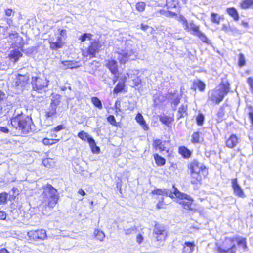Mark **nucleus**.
Instances as JSON below:
<instances>
[{
    "label": "nucleus",
    "mask_w": 253,
    "mask_h": 253,
    "mask_svg": "<svg viewBox=\"0 0 253 253\" xmlns=\"http://www.w3.org/2000/svg\"><path fill=\"white\" fill-rule=\"evenodd\" d=\"M187 167L190 176V183L193 185L201 184L208 173L206 166L197 159H194L187 164Z\"/></svg>",
    "instance_id": "f257e3e1"
},
{
    "label": "nucleus",
    "mask_w": 253,
    "mask_h": 253,
    "mask_svg": "<svg viewBox=\"0 0 253 253\" xmlns=\"http://www.w3.org/2000/svg\"><path fill=\"white\" fill-rule=\"evenodd\" d=\"M230 91V84L227 81L222 80L219 84V88H215L209 91L207 101L218 104L223 101L225 96Z\"/></svg>",
    "instance_id": "f03ea898"
},
{
    "label": "nucleus",
    "mask_w": 253,
    "mask_h": 253,
    "mask_svg": "<svg viewBox=\"0 0 253 253\" xmlns=\"http://www.w3.org/2000/svg\"><path fill=\"white\" fill-rule=\"evenodd\" d=\"M10 123L12 127L20 130L23 134H27L31 131L32 119L22 112L11 117Z\"/></svg>",
    "instance_id": "7ed1b4c3"
},
{
    "label": "nucleus",
    "mask_w": 253,
    "mask_h": 253,
    "mask_svg": "<svg viewBox=\"0 0 253 253\" xmlns=\"http://www.w3.org/2000/svg\"><path fill=\"white\" fill-rule=\"evenodd\" d=\"M43 192L41 195L43 204L47 206H53L58 203L59 198L57 190L51 184L42 186Z\"/></svg>",
    "instance_id": "20e7f679"
},
{
    "label": "nucleus",
    "mask_w": 253,
    "mask_h": 253,
    "mask_svg": "<svg viewBox=\"0 0 253 253\" xmlns=\"http://www.w3.org/2000/svg\"><path fill=\"white\" fill-rule=\"evenodd\" d=\"M58 33L49 34L47 39L50 49L52 50H57L64 47L67 38V32L64 29H59Z\"/></svg>",
    "instance_id": "39448f33"
},
{
    "label": "nucleus",
    "mask_w": 253,
    "mask_h": 253,
    "mask_svg": "<svg viewBox=\"0 0 253 253\" xmlns=\"http://www.w3.org/2000/svg\"><path fill=\"white\" fill-rule=\"evenodd\" d=\"M167 235V232L165 227L161 224H156L153 230V246L157 248L162 247Z\"/></svg>",
    "instance_id": "423d86ee"
},
{
    "label": "nucleus",
    "mask_w": 253,
    "mask_h": 253,
    "mask_svg": "<svg viewBox=\"0 0 253 253\" xmlns=\"http://www.w3.org/2000/svg\"><path fill=\"white\" fill-rule=\"evenodd\" d=\"M178 20L184 26V29L186 31L192 32L193 35L197 36L199 38L204 39V41L207 42L208 40L207 37L200 31V27L196 25L194 21H192L188 23L186 18L182 15H179Z\"/></svg>",
    "instance_id": "0eeeda50"
},
{
    "label": "nucleus",
    "mask_w": 253,
    "mask_h": 253,
    "mask_svg": "<svg viewBox=\"0 0 253 253\" xmlns=\"http://www.w3.org/2000/svg\"><path fill=\"white\" fill-rule=\"evenodd\" d=\"M102 46V43L99 40H94L89 43L85 50L82 51V55L84 57L95 58L96 54L101 50Z\"/></svg>",
    "instance_id": "6e6552de"
},
{
    "label": "nucleus",
    "mask_w": 253,
    "mask_h": 253,
    "mask_svg": "<svg viewBox=\"0 0 253 253\" xmlns=\"http://www.w3.org/2000/svg\"><path fill=\"white\" fill-rule=\"evenodd\" d=\"M237 247L235 245V238H226L223 243L222 247L217 246V253H235Z\"/></svg>",
    "instance_id": "1a4fd4ad"
},
{
    "label": "nucleus",
    "mask_w": 253,
    "mask_h": 253,
    "mask_svg": "<svg viewBox=\"0 0 253 253\" xmlns=\"http://www.w3.org/2000/svg\"><path fill=\"white\" fill-rule=\"evenodd\" d=\"M169 142V141L156 139L153 141L152 146L156 151H159L160 152H165L167 154V157L169 158L173 157L174 152L172 149L166 147V145Z\"/></svg>",
    "instance_id": "9d476101"
},
{
    "label": "nucleus",
    "mask_w": 253,
    "mask_h": 253,
    "mask_svg": "<svg viewBox=\"0 0 253 253\" xmlns=\"http://www.w3.org/2000/svg\"><path fill=\"white\" fill-rule=\"evenodd\" d=\"M48 81L44 76L32 77L31 82L33 89L38 92L47 87L48 85Z\"/></svg>",
    "instance_id": "9b49d317"
},
{
    "label": "nucleus",
    "mask_w": 253,
    "mask_h": 253,
    "mask_svg": "<svg viewBox=\"0 0 253 253\" xmlns=\"http://www.w3.org/2000/svg\"><path fill=\"white\" fill-rule=\"evenodd\" d=\"M60 95L56 94L53 96L51 100L49 107L45 112V116L46 118H53L56 116L57 114V108L60 104Z\"/></svg>",
    "instance_id": "f8f14e48"
},
{
    "label": "nucleus",
    "mask_w": 253,
    "mask_h": 253,
    "mask_svg": "<svg viewBox=\"0 0 253 253\" xmlns=\"http://www.w3.org/2000/svg\"><path fill=\"white\" fill-rule=\"evenodd\" d=\"M105 66L109 70L111 74L114 76L113 82L115 84L118 81L120 74L117 61L113 58L106 60Z\"/></svg>",
    "instance_id": "ddd939ff"
},
{
    "label": "nucleus",
    "mask_w": 253,
    "mask_h": 253,
    "mask_svg": "<svg viewBox=\"0 0 253 253\" xmlns=\"http://www.w3.org/2000/svg\"><path fill=\"white\" fill-rule=\"evenodd\" d=\"M152 198L156 203V206H163L167 204L165 201V196L167 198V194L165 189H155L151 192Z\"/></svg>",
    "instance_id": "4468645a"
},
{
    "label": "nucleus",
    "mask_w": 253,
    "mask_h": 253,
    "mask_svg": "<svg viewBox=\"0 0 253 253\" xmlns=\"http://www.w3.org/2000/svg\"><path fill=\"white\" fill-rule=\"evenodd\" d=\"M119 82L115 86L113 92L115 94H118L121 93H126L127 92L128 88L126 84L127 80V77L126 75H123L120 79L118 80Z\"/></svg>",
    "instance_id": "2eb2a0df"
},
{
    "label": "nucleus",
    "mask_w": 253,
    "mask_h": 253,
    "mask_svg": "<svg viewBox=\"0 0 253 253\" xmlns=\"http://www.w3.org/2000/svg\"><path fill=\"white\" fill-rule=\"evenodd\" d=\"M30 78L28 74H18L15 78V85L17 88H23L29 84Z\"/></svg>",
    "instance_id": "dca6fc26"
},
{
    "label": "nucleus",
    "mask_w": 253,
    "mask_h": 253,
    "mask_svg": "<svg viewBox=\"0 0 253 253\" xmlns=\"http://www.w3.org/2000/svg\"><path fill=\"white\" fill-rule=\"evenodd\" d=\"M231 187L233 190L234 194L237 197L244 198L245 195L243 189L239 185L237 178H233L231 180Z\"/></svg>",
    "instance_id": "f3484780"
},
{
    "label": "nucleus",
    "mask_w": 253,
    "mask_h": 253,
    "mask_svg": "<svg viewBox=\"0 0 253 253\" xmlns=\"http://www.w3.org/2000/svg\"><path fill=\"white\" fill-rule=\"evenodd\" d=\"M28 236L34 240H44L46 237L44 230H31L27 233Z\"/></svg>",
    "instance_id": "a211bd4d"
},
{
    "label": "nucleus",
    "mask_w": 253,
    "mask_h": 253,
    "mask_svg": "<svg viewBox=\"0 0 253 253\" xmlns=\"http://www.w3.org/2000/svg\"><path fill=\"white\" fill-rule=\"evenodd\" d=\"M239 138L235 134H231L230 136L225 140V146L226 147L229 149L234 148L239 143Z\"/></svg>",
    "instance_id": "6ab92c4d"
},
{
    "label": "nucleus",
    "mask_w": 253,
    "mask_h": 253,
    "mask_svg": "<svg viewBox=\"0 0 253 253\" xmlns=\"http://www.w3.org/2000/svg\"><path fill=\"white\" fill-rule=\"evenodd\" d=\"M5 93L0 90V117L2 116L5 113L8 112L9 109L7 107V103L5 101Z\"/></svg>",
    "instance_id": "aec40b11"
},
{
    "label": "nucleus",
    "mask_w": 253,
    "mask_h": 253,
    "mask_svg": "<svg viewBox=\"0 0 253 253\" xmlns=\"http://www.w3.org/2000/svg\"><path fill=\"white\" fill-rule=\"evenodd\" d=\"M178 154L184 159H189L192 154V151L184 145L180 146L178 148Z\"/></svg>",
    "instance_id": "412c9836"
},
{
    "label": "nucleus",
    "mask_w": 253,
    "mask_h": 253,
    "mask_svg": "<svg viewBox=\"0 0 253 253\" xmlns=\"http://www.w3.org/2000/svg\"><path fill=\"white\" fill-rule=\"evenodd\" d=\"M22 56V53L18 49H14L10 51L8 57L11 61L16 63Z\"/></svg>",
    "instance_id": "4be33fe9"
},
{
    "label": "nucleus",
    "mask_w": 253,
    "mask_h": 253,
    "mask_svg": "<svg viewBox=\"0 0 253 253\" xmlns=\"http://www.w3.org/2000/svg\"><path fill=\"white\" fill-rule=\"evenodd\" d=\"M166 1L165 6L168 9L178 8V13L179 14L180 12V6H179L178 0H165Z\"/></svg>",
    "instance_id": "5701e85b"
},
{
    "label": "nucleus",
    "mask_w": 253,
    "mask_h": 253,
    "mask_svg": "<svg viewBox=\"0 0 253 253\" xmlns=\"http://www.w3.org/2000/svg\"><path fill=\"white\" fill-rule=\"evenodd\" d=\"M135 120L137 123H138L142 127L145 131L149 130V126L147 124L145 120H144L142 115L138 113L136 114L135 117Z\"/></svg>",
    "instance_id": "b1692460"
},
{
    "label": "nucleus",
    "mask_w": 253,
    "mask_h": 253,
    "mask_svg": "<svg viewBox=\"0 0 253 253\" xmlns=\"http://www.w3.org/2000/svg\"><path fill=\"white\" fill-rule=\"evenodd\" d=\"M196 245L194 242L186 241L183 245L182 253H192Z\"/></svg>",
    "instance_id": "393cba45"
},
{
    "label": "nucleus",
    "mask_w": 253,
    "mask_h": 253,
    "mask_svg": "<svg viewBox=\"0 0 253 253\" xmlns=\"http://www.w3.org/2000/svg\"><path fill=\"white\" fill-rule=\"evenodd\" d=\"M173 192H170L169 195V196L171 199L175 198L177 200H181L182 198L184 193L180 191L175 186V185H172Z\"/></svg>",
    "instance_id": "a878e982"
},
{
    "label": "nucleus",
    "mask_w": 253,
    "mask_h": 253,
    "mask_svg": "<svg viewBox=\"0 0 253 253\" xmlns=\"http://www.w3.org/2000/svg\"><path fill=\"white\" fill-rule=\"evenodd\" d=\"M239 7L243 10L253 8V0H242L239 3Z\"/></svg>",
    "instance_id": "bb28decb"
},
{
    "label": "nucleus",
    "mask_w": 253,
    "mask_h": 253,
    "mask_svg": "<svg viewBox=\"0 0 253 253\" xmlns=\"http://www.w3.org/2000/svg\"><path fill=\"white\" fill-rule=\"evenodd\" d=\"M206 85L205 83L201 80L195 81L193 83L192 89L196 90L198 89L201 92H204L205 90Z\"/></svg>",
    "instance_id": "cd10ccee"
},
{
    "label": "nucleus",
    "mask_w": 253,
    "mask_h": 253,
    "mask_svg": "<svg viewBox=\"0 0 253 253\" xmlns=\"http://www.w3.org/2000/svg\"><path fill=\"white\" fill-rule=\"evenodd\" d=\"M224 20V17L216 13L212 12L211 14V22L216 25H219L222 21Z\"/></svg>",
    "instance_id": "c85d7f7f"
},
{
    "label": "nucleus",
    "mask_w": 253,
    "mask_h": 253,
    "mask_svg": "<svg viewBox=\"0 0 253 253\" xmlns=\"http://www.w3.org/2000/svg\"><path fill=\"white\" fill-rule=\"evenodd\" d=\"M155 164L157 166L161 167L165 165L166 160L165 158L158 153H155L153 155Z\"/></svg>",
    "instance_id": "c756f323"
},
{
    "label": "nucleus",
    "mask_w": 253,
    "mask_h": 253,
    "mask_svg": "<svg viewBox=\"0 0 253 253\" xmlns=\"http://www.w3.org/2000/svg\"><path fill=\"white\" fill-rule=\"evenodd\" d=\"M160 121L163 124L168 126L174 121L173 116H169L166 115H163L159 116Z\"/></svg>",
    "instance_id": "7c9ffc66"
},
{
    "label": "nucleus",
    "mask_w": 253,
    "mask_h": 253,
    "mask_svg": "<svg viewBox=\"0 0 253 253\" xmlns=\"http://www.w3.org/2000/svg\"><path fill=\"white\" fill-rule=\"evenodd\" d=\"M88 143L93 153L98 154L100 152V148L96 144V142L93 138H89Z\"/></svg>",
    "instance_id": "2f4dec72"
},
{
    "label": "nucleus",
    "mask_w": 253,
    "mask_h": 253,
    "mask_svg": "<svg viewBox=\"0 0 253 253\" xmlns=\"http://www.w3.org/2000/svg\"><path fill=\"white\" fill-rule=\"evenodd\" d=\"M227 14L231 17L234 21H237L239 19V15L237 9L234 7H229L226 9Z\"/></svg>",
    "instance_id": "473e14b6"
},
{
    "label": "nucleus",
    "mask_w": 253,
    "mask_h": 253,
    "mask_svg": "<svg viewBox=\"0 0 253 253\" xmlns=\"http://www.w3.org/2000/svg\"><path fill=\"white\" fill-rule=\"evenodd\" d=\"M201 134V133L200 131L194 132L191 135V142L192 144H198L201 143L203 140Z\"/></svg>",
    "instance_id": "72a5a7b5"
},
{
    "label": "nucleus",
    "mask_w": 253,
    "mask_h": 253,
    "mask_svg": "<svg viewBox=\"0 0 253 253\" xmlns=\"http://www.w3.org/2000/svg\"><path fill=\"white\" fill-rule=\"evenodd\" d=\"M130 55L126 52L123 51L119 53L118 60L120 64H125L129 59Z\"/></svg>",
    "instance_id": "f704fd0d"
},
{
    "label": "nucleus",
    "mask_w": 253,
    "mask_h": 253,
    "mask_svg": "<svg viewBox=\"0 0 253 253\" xmlns=\"http://www.w3.org/2000/svg\"><path fill=\"white\" fill-rule=\"evenodd\" d=\"M180 203L183 206H191L193 202V199L189 195L184 193L182 198L180 200Z\"/></svg>",
    "instance_id": "c9c22d12"
},
{
    "label": "nucleus",
    "mask_w": 253,
    "mask_h": 253,
    "mask_svg": "<svg viewBox=\"0 0 253 253\" xmlns=\"http://www.w3.org/2000/svg\"><path fill=\"white\" fill-rule=\"evenodd\" d=\"M188 106L187 105L182 104L178 110V117L177 119H179L184 118L187 115Z\"/></svg>",
    "instance_id": "e433bc0d"
},
{
    "label": "nucleus",
    "mask_w": 253,
    "mask_h": 253,
    "mask_svg": "<svg viewBox=\"0 0 253 253\" xmlns=\"http://www.w3.org/2000/svg\"><path fill=\"white\" fill-rule=\"evenodd\" d=\"M59 140V139H50L47 137H45L42 139V142L44 145L50 146L57 143Z\"/></svg>",
    "instance_id": "4c0bfd02"
},
{
    "label": "nucleus",
    "mask_w": 253,
    "mask_h": 253,
    "mask_svg": "<svg viewBox=\"0 0 253 253\" xmlns=\"http://www.w3.org/2000/svg\"><path fill=\"white\" fill-rule=\"evenodd\" d=\"M91 103L93 104L94 106L99 110L102 109L103 106L101 101L97 97H92L91 98Z\"/></svg>",
    "instance_id": "58836bf2"
},
{
    "label": "nucleus",
    "mask_w": 253,
    "mask_h": 253,
    "mask_svg": "<svg viewBox=\"0 0 253 253\" xmlns=\"http://www.w3.org/2000/svg\"><path fill=\"white\" fill-rule=\"evenodd\" d=\"M236 242L239 246H241L244 250L247 248L246 239L242 237H237L235 238Z\"/></svg>",
    "instance_id": "ea45409f"
},
{
    "label": "nucleus",
    "mask_w": 253,
    "mask_h": 253,
    "mask_svg": "<svg viewBox=\"0 0 253 253\" xmlns=\"http://www.w3.org/2000/svg\"><path fill=\"white\" fill-rule=\"evenodd\" d=\"M93 234L96 238L100 241H103L105 236L104 232L99 229H95Z\"/></svg>",
    "instance_id": "a19ab883"
},
{
    "label": "nucleus",
    "mask_w": 253,
    "mask_h": 253,
    "mask_svg": "<svg viewBox=\"0 0 253 253\" xmlns=\"http://www.w3.org/2000/svg\"><path fill=\"white\" fill-rule=\"evenodd\" d=\"M107 121L112 126H119V123L117 122L114 115H109L106 118Z\"/></svg>",
    "instance_id": "79ce46f5"
},
{
    "label": "nucleus",
    "mask_w": 253,
    "mask_h": 253,
    "mask_svg": "<svg viewBox=\"0 0 253 253\" xmlns=\"http://www.w3.org/2000/svg\"><path fill=\"white\" fill-rule=\"evenodd\" d=\"M224 115L225 108L223 106H221L216 113V116L217 117V122H220L222 121Z\"/></svg>",
    "instance_id": "37998d69"
},
{
    "label": "nucleus",
    "mask_w": 253,
    "mask_h": 253,
    "mask_svg": "<svg viewBox=\"0 0 253 253\" xmlns=\"http://www.w3.org/2000/svg\"><path fill=\"white\" fill-rule=\"evenodd\" d=\"M196 122L197 125L199 126H201L204 124L205 121L204 115L201 113H199L196 117Z\"/></svg>",
    "instance_id": "c03bdc74"
},
{
    "label": "nucleus",
    "mask_w": 253,
    "mask_h": 253,
    "mask_svg": "<svg viewBox=\"0 0 253 253\" xmlns=\"http://www.w3.org/2000/svg\"><path fill=\"white\" fill-rule=\"evenodd\" d=\"M246 64V61L244 55L242 53H239L238 55V66L241 68L245 66Z\"/></svg>",
    "instance_id": "a18cd8bd"
},
{
    "label": "nucleus",
    "mask_w": 253,
    "mask_h": 253,
    "mask_svg": "<svg viewBox=\"0 0 253 253\" xmlns=\"http://www.w3.org/2000/svg\"><path fill=\"white\" fill-rule=\"evenodd\" d=\"M146 5V3L144 2H138L135 4V8L139 12H143L145 10Z\"/></svg>",
    "instance_id": "49530a36"
},
{
    "label": "nucleus",
    "mask_w": 253,
    "mask_h": 253,
    "mask_svg": "<svg viewBox=\"0 0 253 253\" xmlns=\"http://www.w3.org/2000/svg\"><path fill=\"white\" fill-rule=\"evenodd\" d=\"M42 164L47 168H51L54 165V163L52 159L46 158L42 160Z\"/></svg>",
    "instance_id": "de8ad7c7"
},
{
    "label": "nucleus",
    "mask_w": 253,
    "mask_h": 253,
    "mask_svg": "<svg viewBox=\"0 0 253 253\" xmlns=\"http://www.w3.org/2000/svg\"><path fill=\"white\" fill-rule=\"evenodd\" d=\"M93 37V35L91 33H84L79 38L81 42H85L86 39L91 40Z\"/></svg>",
    "instance_id": "09e8293b"
},
{
    "label": "nucleus",
    "mask_w": 253,
    "mask_h": 253,
    "mask_svg": "<svg viewBox=\"0 0 253 253\" xmlns=\"http://www.w3.org/2000/svg\"><path fill=\"white\" fill-rule=\"evenodd\" d=\"M78 137H79L82 140H87V142L89 138H92L91 137H90L86 132H84L83 130L81 131L78 133Z\"/></svg>",
    "instance_id": "8fccbe9b"
},
{
    "label": "nucleus",
    "mask_w": 253,
    "mask_h": 253,
    "mask_svg": "<svg viewBox=\"0 0 253 253\" xmlns=\"http://www.w3.org/2000/svg\"><path fill=\"white\" fill-rule=\"evenodd\" d=\"M8 198V193L6 192L0 193V205H4L6 203Z\"/></svg>",
    "instance_id": "3c124183"
},
{
    "label": "nucleus",
    "mask_w": 253,
    "mask_h": 253,
    "mask_svg": "<svg viewBox=\"0 0 253 253\" xmlns=\"http://www.w3.org/2000/svg\"><path fill=\"white\" fill-rule=\"evenodd\" d=\"M158 12L160 14L164 15L167 16H169L171 17H175V16H177L178 15V14H177L175 12H171L170 11H166L163 10H159L158 11Z\"/></svg>",
    "instance_id": "603ef678"
},
{
    "label": "nucleus",
    "mask_w": 253,
    "mask_h": 253,
    "mask_svg": "<svg viewBox=\"0 0 253 253\" xmlns=\"http://www.w3.org/2000/svg\"><path fill=\"white\" fill-rule=\"evenodd\" d=\"M114 107L115 109V113L117 115L119 112L122 111L121 109V102L119 100H116L115 102Z\"/></svg>",
    "instance_id": "864d4df0"
},
{
    "label": "nucleus",
    "mask_w": 253,
    "mask_h": 253,
    "mask_svg": "<svg viewBox=\"0 0 253 253\" xmlns=\"http://www.w3.org/2000/svg\"><path fill=\"white\" fill-rule=\"evenodd\" d=\"M247 83L249 86L251 92L253 93V77H249L247 79Z\"/></svg>",
    "instance_id": "5fc2aeb1"
},
{
    "label": "nucleus",
    "mask_w": 253,
    "mask_h": 253,
    "mask_svg": "<svg viewBox=\"0 0 253 253\" xmlns=\"http://www.w3.org/2000/svg\"><path fill=\"white\" fill-rule=\"evenodd\" d=\"M8 36L10 38L11 40H13L15 39H20L21 40H23L22 37H20L18 33H17L16 32L9 33L8 35Z\"/></svg>",
    "instance_id": "6e6d98bb"
},
{
    "label": "nucleus",
    "mask_w": 253,
    "mask_h": 253,
    "mask_svg": "<svg viewBox=\"0 0 253 253\" xmlns=\"http://www.w3.org/2000/svg\"><path fill=\"white\" fill-rule=\"evenodd\" d=\"M136 227L135 226L131 227L129 229H124V231L126 235H129L136 232Z\"/></svg>",
    "instance_id": "4d7b16f0"
},
{
    "label": "nucleus",
    "mask_w": 253,
    "mask_h": 253,
    "mask_svg": "<svg viewBox=\"0 0 253 253\" xmlns=\"http://www.w3.org/2000/svg\"><path fill=\"white\" fill-rule=\"evenodd\" d=\"M64 128H65V127L64 126V125H57V126H56L53 128H52L51 130V132H58V131H59L60 130H62L64 129Z\"/></svg>",
    "instance_id": "13d9d810"
},
{
    "label": "nucleus",
    "mask_w": 253,
    "mask_h": 253,
    "mask_svg": "<svg viewBox=\"0 0 253 253\" xmlns=\"http://www.w3.org/2000/svg\"><path fill=\"white\" fill-rule=\"evenodd\" d=\"M5 14L7 17H10L11 16H14L15 14V12L10 8H7L4 10Z\"/></svg>",
    "instance_id": "bf43d9fd"
},
{
    "label": "nucleus",
    "mask_w": 253,
    "mask_h": 253,
    "mask_svg": "<svg viewBox=\"0 0 253 253\" xmlns=\"http://www.w3.org/2000/svg\"><path fill=\"white\" fill-rule=\"evenodd\" d=\"M133 86L132 87L138 86L141 84V80L138 77H137L132 80Z\"/></svg>",
    "instance_id": "052dcab7"
},
{
    "label": "nucleus",
    "mask_w": 253,
    "mask_h": 253,
    "mask_svg": "<svg viewBox=\"0 0 253 253\" xmlns=\"http://www.w3.org/2000/svg\"><path fill=\"white\" fill-rule=\"evenodd\" d=\"M11 190L13 192V194L12 195L10 196V199L14 200H15L16 196L18 195V190L16 188L13 187Z\"/></svg>",
    "instance_id": "680f3d73"
},
{
    "label": "nucleus",
    "mask_w": 253,
    "mask_h": 253,
    "mask_svg": "<svg viewBox=\"0 0 253 253\" xmlns=\"http://www.w3.org/2000/svg\"><path fill=\"white\" fill-rule=\"evenodd\" d=\"M221 30L224 32H228L231 30V27L229 24H224L222 25Z\"/></svg>",
    "instance_id": "e2e57ef3"
},
{
    "label": "nucleus",
    "mask_w": 253,
    "mask_h": 253,
    "mask_svg": "<svg viewBox=\"0 0 253 253\" xmlns=\"http://www.w3.org/2000/svg\"><path fill=\"white\" fill-rule=\"evenodd\" d=\"M65 66H67L68 68L73 69L74 67L72 66L73 62L71 61H66L63 62Z\"/></svg>",
    "instance_id": "0e129e2a"
},
{
    "label": "nucleus",
    "mask_w": 253,
    "mask_h": 253,
    "mask_svg": "<svg viewBox=\"0 0 253 253\" xmlns=\"http://www.w3.org/2000/svg\"><path fill=\"white\" fill-rule=\"evenodd\" d=\"M143 239H144V238H143V236L141 234H138L137 235V236H136V242L139 244H141L142 242Z\"/></svg>",
    "instance_id": "69168bd1"
},
{
    "label": "nucleus",
    "mask_w": 253,
    "mask_h": 253,
    "mask_svg": "<svg viewBox=\"0 0 253 253\" xmlns=\"http://www.w3.org/2000/svg\"><path fill=\"white\" fill-rule=\"evenodd\" d=\"M180 97L177 95L176 97L174 99L172 103L173 104L174 106H177L180 103Z\"/></svg>",
    "instance_id": "338daca9"
},
{
    "label": "nucleus",
    "mask_w": 253,
    "mask_h": 253,
    "mask_svg": "<svg viewBox=\"0 0 253 253\" xmlns=\"http://www.w3.org/2000/svg\"><path fill=\"white\" fill-rule=\"evenodd\" d=\"M0 131L1 132L5 134L9 133V129L6 126H0Z\"/></svg>",
    "instance_id": "774afa93"
}]
</instances>
